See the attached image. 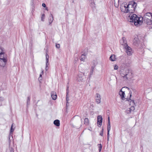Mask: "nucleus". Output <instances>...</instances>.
<instances>
[{
    "mask_svg": "<svg viewBox=\"0 0 152 152\" xmlns=\"http://www.w3.org/2000/svg\"><path fill=\"white\" fill-rule=\"evenodd\" d=\"M137 6V4L134 1L129 2L126 6L124 5L121 7V11L125 13H132L134 12Z\"/></svg>",
    "mask_w": 152,
    "mask_h": 152,
    "instance_id": "nucleus-1",
    "label": "nucleus"
},
{
    "mask_svg": "<svg viewBox=\"0 0 152 152\" xmlns=\"http://www.w3.org/2000/svg\"><path fill=\"white\" fill-rule=\"evenodd\" d=\"M129 21L130 22L133 23L134 25L138 26V25L142 24V21L140 20V18L138 17L135 14H132L129 16Z\"/></svg>",
    "mask_w": 152,
    "mask_h": 152,
    "instance_id": "nucleus-2",
    "label": "nucleus"
},
{
    "mask_svg": "<svg viewBox=\"0 0 152 152\" xmlns=\"http://www.w3.org/2000/svg\"><path fill=\"white\" fill-rule=\"evenodd\" d=\"M122 77L125 80H130L133 77V74L131 69H128L121 74Z\"/></svg>",
    "mask_w": 152,
    "mask_h": 152,
    "instance_id": "nucleus-3",
    "label": "nucleus"
},
{
    "mask_svg": "<svg viewBox=\"0 0 152 152\" xmlns=\"http://www.w3.org/2000/svg\"><path fill=\"white\" fill-rule=\"evenodd\" d=\"M126 45V46L124 48L126 50V52L127 55L129 56H131L132 54L133 53L132 49L128 45Z\"/></svg>",
    "mask_w": 152,
    "mask_h": 152,
    "instance_id": "nucleus-4",
    "label": "nucleus"
},
{
    "mask_svg": "<svg viewBox=\"0 0 152 152\" xmlns=\"http://www.w3.org/2000/svg\"><path fill=\"white\" fill-rule=\"evenodd\" d=\"M95 99L96 102L98 104L100 103L101 96L98 93H96L95 95Z\"/></svg>",
    "mask_w": 152,
    "mask_h": 152,
    "instance_id": "nucleus-5",
    "label": "nucleus"
},
{
    "mask_svg": "<svg viewBox=\"0 0 152 152\" xmlns=\"http://www.w3.org/2000/svg\"><path fill=\"white\" fill-rule=\"evenodd\" d=\"M102 118L101 115H98L97 118V126L99 127H100L102 124Z\"/></svg>",
    "mask_w": 152,
    "mask_h": 152,
    "instance_id": "nucleus-6",
    "label": "nucleus"
},
{
    "mask_svg": "<svg viewBox=\"0 0 152 152\" xmlns=\"http://www.w3.org/2000/svg\"><path fill=\"white\" fill-rule=\"evenodd\" d=\"M0 60L7 61V55L6 54L0 55Z\"/></svg>",
    "mask_w": 152,
    "mask_h": 152,
    "instance_id": "nucleus-7",
    "label": "nucleus"
},
{
    "mask_svg": "<svg viewBox=\"0 0 152 152\" xmlns=\"http://www.w3.org/2000/svg\"><path fill=\"white\" fill-rule=\"evenodd\" d=\"M122 42H121V43L122 45H123L124 48L126 46V45H128L127 43V41L125 37H123L122 38Z\"/></svg>",
    "mask_w": 152,
    "mask_h": 152,
    "instance_id": "nucleus-8",
    "label": "nucleus"
},
{
    "mask_svg": "<svg viewBox=\"0 0 152 152\" xmlns=\"http://www.w3.org/2000/svg\"><path fill=\"white\" fill-rule=\"evenodd\" d=\"M129 93L130 94V96L129 99V100L130 101V105H132V106H134V105H135V103H134V100H131L130 98L132 96V92L131 91H129Z\"/></svg>",
    "mask_w": 152,
    "mask_h": 152,
    "instance_id": "nucleus-9",
    "label": "nucleus"
},
{
    "mask_svg": "<svg viewBox=\"0 0 152 152\" xmlns=\"http://www.w3.org/2000/svg\"><path fill=\"white\" fill-rule=\"evenodd\" d=\"M51 95L53 99L55 100L56 99L57 96L56 92L52 91L51 93Z\"/></svg>",
    "mask_w": 152,
    "mask_h": 152,
    "instance_id": "nucleus-10",
    "label": "nucleus"
},
{
    "mask_svg": "<svg viewBox=\"0 0 152 152\" xmlns=\"http://www.w3.org/2000/svg\"><path fill=\"white\" fill-rule=\"evenodd\" d=\"M119 94L120 95V96L121 97V99L123 100H124L125 99L124 98V95H125V93L123 91H122V89L121 90L119 91Z\"/></svg>",
    "mask_w": 152,
    "mask_h": 152,
    "instance_id": "nucleus-11",
    "label": "nucleus"
},
{
    "mask_svg": "<svg viewBox=\"0 0 152 152\" xmlns=\"http://www.w3.org/2000/svg\"><path fill=\"white\" fill-rule=\"evenodd\" d=\"M7 64V61H1L0 60V66L4 67Z\"/></svg>",
    "mask_w": 152,
    "mask_h": 152,
    "instance_id": "nucleus-12",
    "label": "nucleus"
},
{
    "mask_svg": "<svg viewBox=\"0 0 152 152\" xmlns=\"http://www.w3.org/2000/svg\"><path fill=\"white\" fill-rule=\"evenodd\" d=\"M13 134L12 133H10V134L8 136V141L9 143V146H10V143L11 142V140L13 139Z\"/></svg>",
    "mask_w": 152,
    "mask_h": 152,
    "instance_id": "nucleus-13",
    "label": "nucleus"
},
{
    "mask_svg": "<svg viewBox=\"0 0 152 152\" xmlns=\"http://www.w3.org/2000/svg\"><path fill=\"white\" fill-rule=\"evenodd\" d=\"M144 21L148 25L152 24V17L149 19H147V21L146 20H144Z\"/></svg>",
    "mask_w": 152,
    "mask_h": 152,
    "instance_id": "nucleus-14",
    "label": "nucleus"
},
{
    "mask_svg": "<svg viewBox=\"0 0 152 152\" xmlns=\"http://www.w3.org/2000/svg\"><path fill=\"white\" fill-rule=\"evenodd\" d=\"M135 110L134 106H132L131 107L129 108L128 110H127V113H130L132 111H133Z\"/></svg>",
    "mask_w": 152,
    "mask_h": 152,
    "instance_id": "nucleus-15",
    "label": "nucleus"
},
{
    "mask_svg": "<svg viewBox=\"0 0 152 152\" xmlns=\"http://www.w3.org/2000/svg\"><path fill=\"white\" fill-rule=\"evenodd\" d=\"M152 14L150 12H148L146 13L144 15V17L145 18L147 19V17H149V18H152Z\"/></svg>",
    "mask_w": 152,
    "mask_h": 152,
    "instance_id": "nucleus-16",
    "label": "nucleus"
},
{
    "mask_svg": "<svg viewBox=\"0 0 152 152\" xmlns=\"http://www.w3.org/2000/svg\"><path fill=\"white\" fill-rule=\"evenodd\" d=\"M53 124L56 126H59L60 125V121L58 119L54 121Z\"/></svg>",
    "mask_w": 152,
    "mask_h": 152,
    "instance_id": "nucleus-17",
    "label": "nucleus"
},
{
    "mask_svg": "<svg viewBox=\"0 0 152 152\" xmlns=\"http://www.w3.org/2000/svg\"><path fill=\"white\" fill-rule=\"evenodd\" d=\"M5 54L4 48L1 46H0V55Z\"/></svg>",
    "mask_w": 152,
    "mask_h": 152,
    "instance_id": "nucleus-18",
    "label": "nucleus"
},
{
    "mask_svg": "<svg viewBox=\"0 0 152 152\" xmlns=\"http://www.w3.org/2000/svg\"><path fill=\"white\" fill-rule=\"evenodd\" d=\"M86 54L84 53L82 54L80 58V60L82 61H84L86 58Z\"/></svg>",
    "mask_w": 152,
    "mask_h": 152,
    "instance_id": "nucleus-19",
    "label": "nucleus"
},
{
    "mask_svg": "<svg viewBox=\"0 0 152 152\" xmlns=\"http://www.w3.org/2000/svg\"><path fill=\"white\" fill-rule=\"evenodd\" d=\"M84 124L86 125H88L89 123V120L88 118H86L84 120Z\"/></svg>",
    "mask_w": 152,
    "mask_h": 152,
    "instance_id": "nucleus-20",
    "label": "nucleus"
},
{
    "mask_svg": "<svg viewBox=\"0 0 152 152\" xmlns=\"http://www.w3.org/2000/svg\"><path fill=\"white\" fill-rule=\"evenodd\" d=\"M110 60L112 61H114L115 60V56L112 55L110 57Z\"/></svg>",
    "mask_w": 152,
    "mask_h": 152,
    "instance_id": "nucleus-21",
    "label": "nucleus"
},
{
    "mask_svg": "<svg viewBox=\"0 0 152 152\" xmlns=\"http://www.w3.org/2000/svg\"><path fill=\"white\" fill-rule=\"evenodd\" d=\"M138 42L139 40L137 38H135L133 40V42L134 44L136 45H137L138 44Z\"/></svg>",
    "mask_w": 152,
    "mask_h": 152,
    "instance_id": "nucleus-22",
    "label": "nucleus"
},
{
    "mask_svg": "<svg viewBox=\"0 0 152 152\" xmlns=\"http://www.w3.org/2000/svg\"><path fill=\"white\" fill-rule=\"evenodd\" d=\"M50 16L52 17V18H50V19H49V23L50 25L52 23V22L53 20V15H52V14H50Z\"/></svg>",
    "mask_w": 152,
    "mask_h": 152,
    "instance_id": "nucleus-23",
    "label": "nucleus"
},
{
    "mask_svg": "<svg viewBox=\"0 0 152 152\" xmlns=\"http://www.w3.org/2000/svg\"><path fill=\"white\" fill-rule=\"evenodd\" d=\"M110 121H109L108 122V126H107V132H110Z\"/></svg>",
    "mask_w": 152,
    "mask_h": 152,
    "instance_id": "nucleus-24",
    "label": "nucleus"
},
{
    "mask_svg": "<svg viewBox=\"0 0 152 152\" xmlns=\"http://www.w3.org/2000/svg\"><path fill=\"white\" fill-rule=\"evenodd\" d=\"M49 55L47 53L46 55V63H48L49 60Z\"/></svg>",
    "mask_w": 152,
    "mask_h": 152,
    "instance_id": "nucleus-25",
    "label": "nucleus"
},
{
    "mask_svg": "<svg viewBox=\"0 0 152 152\" xmlns=\"http://www.w3.org/2000/svg\"><path fill=\"white\" fill-rule=\"evenodd\" d=\"M67 89H66V91H67V95L68 93V89L69 87L68 86H67ZM66 101L67 102V103L68 102V100H69V99L68 97L67 96V95H66Z\"/></svg>",
    "mask_w": 152,
    "mask_h": 152,
    "instance_id": "nucleus-26",
    "label": "nucleus"
},
{
    "mask_svg": "<svg viewBox=\"0 0 152 152\" xmlns=\"http://www.w3.org/2000/svg\"><path fill=\"white\" fill-rule=\"evenodd\" d=\"M30 97H29V96L28 97L27 100V105L29 104H30Z\"/></svg>",
    "mask_w": 152,
    "mask_h": 152,
    "instance_id": "nucleus-27",
    "label": "nucleus"
},
{
    "mask_svg": "<svg viewBox=\"0 0 152 152\" xmlns=\"http://www.w3.org/2000/svg\"><path fill=\"white\" fill-rule=\"evenodd\" d=\"M13 124H12L11 125V129H10V133H12L14 130V129H13Z\"/></svg>",
    "mask_w": 152,
    "mask_h": 152,
    "instance_id": "nucleus-28",
    "label": "nucleus"
},
{
    "mask_svg": "<svg viewBox=\"0 0 152 152\" xmlns=\"http://www.w3.org/2000/svg\"><path fill=\"white\" fill-rule=\"evenodd\" d=\"M45 15L44 14H43L42 15V17H41V20L42 21H44V19L45 17Z\"/></svg>",
    "mask_w": 152,
    "mask_h": 152,
    "instance_id": "nucleus-29",
    "label": "nucleus"
},
{
    "mask_svg": "<svg viewBox=\"0 0 152 152\" xmlns=\"http://www.w3.org/2000/svg\"><path fill=\"white\" fill-rule=\"evenodd\" d=\"M93 71H94V69L93 68H92L91 69V70L90 72V77L93 74Z\"/></svg>",
    "mask_w": 152,
    "mask_h": 152,
    "instance_id": "nucleus-30",
    "label": "nucleus"
},
{
    "mask_svg": "<svg viewBox=\"0 0 152 152\" xmlns=\"http://www.w3.org/2000/svg\"><path fill=\"white\" fill-rule=\"evenodd\" d=\"M9 150L10 151V152H14V149L10 147V146H9Z\"/></svg>",
    "mask_w": 152,
    "mask_h": 152,
    "instance_id": "nucleus-31",
    "label": "nucleus"
},
{
    "mask_svg": "<svg viewBox=\"0 0 152 152\" xmlns=\"http://www.w3.org/2000/svg\"><path fill=\"white\" fill-rule=\"evenodd\" d=\"M150 18L149 17H147V19H146L144 17V15L143 16V17L140 18V19H141L142 20H142L143 19L144 20H147V19H149Z\"/></svg>",
    "mask_w": 152,
    "mask_h": 152,
    "instance_id": "nucleus-32",
    "label": "nucleus"
},
{
    "mask_svg": "<svg viewBox=\"0 0 152 152\" xmlns=\"http://www.w3.org/2000/svg\"><path fill=\"white\" fill-rule=\"evenodd\" d=\"M98 145H99V151H100L101 150V149H102V145H101V144H99Z\"/></svg>",
    "mask_w": 152,
    "mask_h": 152,
    "instance_id": "nucleus-33",
    "label": "nucleus"
},
{
    "mask_svg": "<svg viewBox=\"0 0 152 152\" xmlns=\"http://www.w3.org/2000/svg\"><path fill=\"white\" fill-rule=\"evenodd\" d=\"M103 128H102V130L101 131L100 133V135L102 136L103 134Z\"/></svg>",
    "mask_w": 152,
    "mask_h": 152,
    "instance_id": "nucleus-34",
    "label": "nucleus"
},
{
    "mask_svg": "<svg viewBox=\"0 0 152 152\" xmlns=\"http://www.w3.org/2000/svg\"><path fill=\"white\" fill-rule=\"evenodd\" d=\"M46 68H45V70L46 71H47L48 69V63H46Z\"/></svg>",
    "mask_w": 152,
    "mask_h": 152,
    "instance_id": "nucleus-35",
    "label": "nucleus"
},
{
    "mask_svg": "<svg viewBox=\"0 0 152 152\" xmlns=\"http://www.w3.org/2000/svg\"><path fill=\"white\" fill-rule=\"evenodd\" d=\"M56 46L57 48H60V45L59 44H56Z\"/></svg>",
    "mask_w": 152,
    "mask_h": 152,
    "instance_id": "nucleus-36",
    "label": "nucleus"
},
{
    "mask_svg": "<svg viewBox=\"0 0 152 152\" xmlns=\"http://www.w3.org/2000/svg\"><path fill=\"white\" fill-rule=\"evenodd\" d=\"M107 139L108 141L109 140V132H107Z\"/></svg>",
    "mask_w": 152,
    "mask_h": 152,
    "instance_id": "nucleus-37",
    "label": "nucleus"
},
{
    "mask_svg": "<svg viewBox=\"0 0 152 152\" xmlns=\"http://www.w3.org/2000/svg\"><path fill=\"white\" fill-rule=\"evenodd\" d=\"M77 80L78 81H82L83 80V79L81 78H80V77H79L78 78H77Z\"/></svg>",
    "mask_w": 152,
    "mask_h": 152,
    "instance_id": "nucleus-38",
    "label": "nucleus"
},
{
    "mask_svg": "<svg viewBox=\"0 0 152 152\" xmlns=\"http://www.w3.org/2000/svg\"><path fill=\"white\" fill-rule=\"evenodd\" d=\"M118 66H117L116 65H115L114 66V69L115 70H117L118 69Z\"/></svg>",
    "mask_w": 152,
    "mask_h": 152,
    "instance_id": "nucleus-39",
    "label": "nucleus"
},
{
    "mask_svg": "<svg viewBox=\"0 0 152 152\" xmlns=\"http://www.w3.org/2000/svg\"><path fill=\"white\" fill-rule=\"evenodd\" d=\"M42 75L41 74H40L39 75V80H42V79L41 78L42 77Z\"/></svg>",
    "mask_w": 152,
    "mask_h": 152,
    "instance_id": "nucleus-40",
    "label": "nucleus"
},
{
    "mask_svg": "<svg viewBox=\"0 0 152 152\" xmlns=\"http://www.w3.org/2000/svg\"><path fill=\"white\" fill-rule=\"evenodd\" d=\"M42 6L44 7H46V5L45 4V3H43L42 4Z\"/></svg>",
    "mask_w": 152,
    "mask_h": 152,
    "instance_id": "nucleus-41",
    "label": "nucleus"
},
{
    "mask_svg": "<svg viewBox=\"0 0 152 152\" xmlns=\"http://www.w3.org/2000/svg\"><path fill=\"white\" fill-rule=\"evenodd\" d=\"M3 98L2 97H0V100L1 101H3Z\"/></svg>",
    "mask_w": 152,
    "mask_h": 152,
    "instance_id": "nucleus-42",
    "label": "nucleus"
},
{
    "mask_svg": "<svg viewBox=\"0 0 152 152\" xmlns=\"http://www.w3.org/2000/svg\"><path fill=\"white\" fill-rule=\"evenodd\" d=\"M43 70H42V72L41 74L42 75L43 74Z\"/></svg>",
    "mask_w": 152,
    "mask_h": 152,
    "instance_id": "nucleus-43",
    "label": "nucleus"
},
{
    "mask_svg": "<svg viewBox=\"0 0 152 152\" xmlns=\"http://www.w3.org/2000/svg\"><path fill=\"white\" fill-rule=\"evenodd\" d=\"M31 4L32 5H33V0H32V2L31 3Z\"/></svg>",
    "mask_w": 152,
    "mask_h": 152,
    "instance_id": "nucleus-44",
    "label": "nucleus"
},
{
    "mask_svg": "<svg viewBox=\"0 0 152 152\" xmlns=\"http://www.w3.org/2000/svg\"><path fill=\"white\" fill-rule=\"evenodd\" d=\"M108 121H110V117H108Z\"/></svg>",
    "mask_w": 152,
    "mask_h": 152,
    "instance_id": "nucleus-45",
    "label": "nucleus"
},
{
    "mask_svg": "<svg viewBox=\"0 0 152 152\" xmlns=\"http://www.w3.org/2000/svg\"><path fill=\"white\" fill-rule=\"evenodd\" d=\"M126 88H128V89H129V88H128V87H126Z\"/></svg>",
    "mask_w": 152,
    "mask_h": 152,
    "instance_id": "nucleus-46",
    "label": "nucleus"
},
{
    "mask_svg": "<svg viewBox=\"0 0 152 152\" xmlns=\"http://www.w3.org/2000/svg\"><path fill=\"white\" fill-rule=\"evenodd\" d=\"M46 10H48V9H46Z\"/></svg>",
    "mask_w": 152,
    "mask_h": 152,
    "instance_id": "nucleus-47",
    "label": "nucleus"
},
{
    "mask_svg": "<svg viewBox=\"0 0 152 152\" xmlns=\"http://www.w3.org/2000/svg\"><path fill=\"white\" fill-rule=\"evenodd\" d=\"M46 10H48V9H46Z\"/></svg>",
    "mask_w": 152,
    "mask_h": 152,
    "instance_id": "nucleus-48",
    "label": "nucleus"
},
{
    "mask_svg": "<svg viewBox=\"0 0 152 152\" xmlns=\"http://www.w3.org/2000/svg\"><path fill=\"white\" fill-rule=\"evenodd\" d=\"M46 10H48V9H46Z\"/></svg>",
    "mask_w": 152,
    "mask_h": 152,
    "instance_id": "nucleus-49",
    "label": "nucleus"
},
{
    "mask_svg": "<svg viewBox=\"0 0 152 152\" xmlns=\"http://www.w3.org/2000/svg\"><path fill=\"white\" fill-rule=\"evenodd\" d=\"M128 152H130L129 151Z\"/></svg>",
    "mask_w": 152,
    "mask_h": 152,
    "instance_id": "nucleus-50",
    "label": "nucleus"
}]
</instances>
